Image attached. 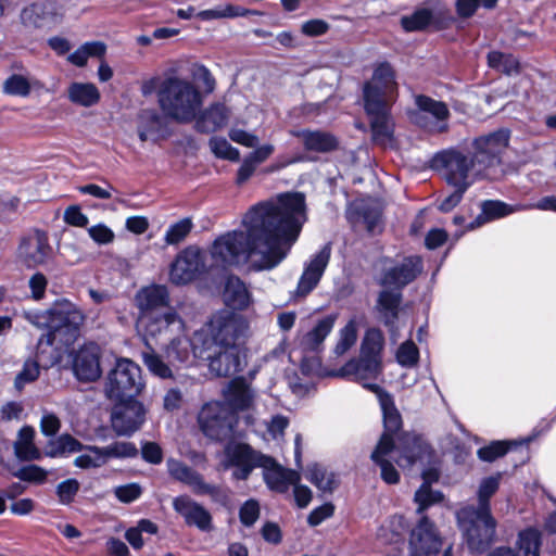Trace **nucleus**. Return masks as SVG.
<instances>
[{"mask_svg":"<svg viewBox=\"0 0 556 556\" xmlns=\"http://www.w3.org/2000/svg\"><path fill=\"white\" fill-rule=\"evenodd\" d=\"M305 197L287 192L253 206L243 218L245 231H228L210 248L212 268L237 267L251 271L276 268L289 254L304 223Z\"/></svg>","mask_w":556,"mask_h":556,"instance_id":"f257e3e1","label":"nucleus"},{"mask_svg":"<svg viewBox=\"0 0 556 556\" xmlns=\"http://www.w3.org/2000/svg\"><path fill=\"white\" fill-rule=\"evenodd\" d=\"M508 143L509 130L498 129L473 139L472 155L458 149L437 153L433 167L443 170L448 185L469 188L479 179H495L501 175L498 168Z\"/></svg>","mask_w":556,"mask_h":556,"instance_id":"f03ea898","label":"nucleus"},{"mask_svg":"<svg viewBox=\"0 0 556 556\" xmlns=\"http://www.w3.org/2000/svg\"><path fill=\"white\" fill-rule=\"evenodd\" d=\"M85 314L71 301H56L49 309L40 314H27V319L38 328H47L37 342L35 359L42 368H50L61 359V346L72 344L79 327L85 321Z\"/></svg>","mask_w":556,"mask_h":556,"instance_id":"7ed1b4c3","label":"nucleus"},{"mask_svg":"<svg viewBox=\"0 0 556 556\" xmlns=\"http://www.w3.org/2000/svg\"><path fill=\"white\" fill-rule=\"evenodd\" d=\"M396 92L394 71L389 63L379 64L371 79L364 86L365 110L370 117L372 139L383 147L393 143L394 122L390 108Z\"/></svg>","mask_w":556,"mask_h":556,"instance_id":"20e7f679","label":"nucleus"},{"mask_svg":"<svg viewBox=\"0 0 556 556\" xmlns=\"http://www.w3.org/2000/svg\"><path fill=\"white\" fill-rule=\"evenodd\" d=\"M141 91L146 97L156 92L164 115L180 124L194 121L203 104L199 88L191 80L178 76L151 78L142 84Z\"/></svg>","mask_w":556,"mask_h":556,"instance_id":"39448f33","label":"nucleus"},{"mask_svg":"<svg viewBox=\"0 0 556 556\" xmlns=\"http://www.w3.org/2000/svg\"><path fill=\"white\" fill-rule=\"evenodd\" d=\"M404 443H413L410 447L387 446V440L378 442L371 453V459L380 467L381 478L389 484H395L400 481V473L394 468L393 462L400 467L406 468L416 462H422L430 457V446L420 437H405Z\"/></svg>","mask_w":556,"mask_h":556,"instance_id":"423d86ee","label":"nucleus"},{"mask_svg":"<svg viewBox=\"0 0 556 556\" xmlns=\"http://www.w3.org/2000/svg\"><path fill=\"white\" fill-rule=\"evenodd\" d=\"M245 326L241 316L230 312L213 315L210 321L193 334V355H203V352L222 345H239L237 340Z\"/></svg>","mask_w":556,"mask_h":556,"instance_id":"0eeeda50","label":"nucleus"},{"mask_svg":"<svg viewBox=\"0 0 556 556\" xmlns=\"http://www.w3.org/2000/svg\"><path fill=\"white\" fill-rule=\"evenodd\" d=\"M456 517L471 552H482L493 542L496 521L491 513L476 509L475 504H470L462 507Z\"/></svg>","mask_w":556,"mask_h":556,"instance_id":"6e6552de","label":"nucleus"},{"mask_svg":"<svg viewBox=\"0 0 556 556\" xmlns=\"http://www.w3.org/2000/svg\"><path fill=\"white\" fill-rule=\"evenodd\" d=\"M144 388L140 367L128 358H119L108 375L104 391L110 400L135 399Z\"/></svg>","mask_w":556,"mask_h":556,"instance_id":"1a4fd4ad","label":"nucleus"},{"mask_svg":"<svg viewBox=\"0 0 556 556\" xmlns=\"http://www.w3.org/2000/svg\"><path fill=\"white\" fill-rule=\"evenodd\" d=\"M202 432L213 440H225L232 435L237 416L219 401L204 404L198 415Z\"/></svg>","mask_w":556,"mask_h":556,"instance_id":"9d476101","label":"nucleus"},{"mask_svg":"<svg viewBox=\"0 0 556 556\" xmlns=\"http://www.w3.org/2000/svg\"><path fill=\"white\" fill-rule=\"evenodd\" d=\"M415 103L416 110L409 113L413 124L431 134L447 131L450 111L444 102L427 96H417Z\"/></svg>","mask_w":556,"mask_h":556,"instance_id":"9b49d317","label":"nucleus"},{"mask_svg":"<svg viewBox=\"0 0 556 556\" xmlns=\"http://www.w3.org/2000/svg\"><path fill=\"white\" fill-rule=\"evenodd\" d=\"M370 391L376 393L380 408L382 410L383 416V426L384 430L379 440L382 442L386 438L387 446H396V447H410L413 448V443H404L403 438L405 437H415L409 433H401L400 430L402 428V418L401 415L395 407L393 397L390 393L384 391L379 386H368Z\"/></svg>","mask_w":556,"mask_h":556,"instance_id":"f8f14e48","label":"nucleus"},{"mask_svg":"<svg viewBox=\"0 0 556 556\" xmlns=\"http://www.w3.org/2000/svg\"><path fill=\"white\" fill-rule=\"evenodd\" d=\"M211 269L212 267L206 263V253L189 247L177 255L172 264L169 277L175 285H186Z\"/></svg>","mask_w":556,"mask_h":556,"instance_id":"ddd939ff","label":"nucleus"},{"mask_svg":"<svg viewBox=\"0 0 556 556\" xmlns=\"http://www.w3.org/2000/svg\"><path fill=\"white\" fill-rule=\"evenodd\" d=\"M265 454L244 443H230L225 448L224 468L232 469L235 480H247L254 468H260Z\"/></svg>","mask_w":556,"mask_h":556,"instance_id":"4468645a","label":"nucleus"},{"mask_svg":"<svg viewBox=\"0 0 556 556\" xmlns=\"http://www.w3.org/2000/svg\"><path fill=\"white\" fill-rule=\"evenodd\" d=\"M52 247L46 231L35 229L24 236L17 248V258L27 268H36L52 257Z\"/></svg>","mask_w":556,"mask_h":556,"instance_id":"2eb2a0df","label":"nucleus"},{"mask_svg":"<svg viewBox=\"0 0 556 556\" xmlns=\"http://www.w3.org/2000/svg\"><path fill=\"white\" fill-rule=\"evenodd\" d=\"M167 469L174 479L187 484L195 495H208L220 503L227 500L226 493L218 485L205 482L201 473L180 460L169 458Z\"/></svg>","mask_w":556,"mask_h":556,"instance_id":"dca6fc26","label":"nucleus"},{"mask_svg":"<svg viewBox=\"0 0 556 556\" xmlns=\"http://www.w3.org/2000/svg\"><path fill=\"white\" fill-rule=\"evenodd\" d=\"M194 356L207 361L211 372L218 377L235 375L245 364L240 345H222Z\"/></svg>","mask_w":556,"mask_h":556,"instance_id":"f3484780","label":"nucleus"},{"mask_svg":"<svg viewBox=\"0 0 556 556\" xmlns=\"http://www.w3.org/2000/svg\"><path fill=\"white\" fill-rule=\"evenodd\" d=\"M117 402L112 412V428L117 435L129 437L143 424L146 409L142 403L135 399Z\"/></svg>","mask_w":556,"mask_h":556,"instance_id":"a211bd4d","label":"nucleus"},{"mask_svg":"<svg viewBox=\"0 0 556 556\" xmlns=\"http://www.w3.org/2000/svg\"><path fill=\"white\" fill-rule=\"evenodd\" d=\"M422 270V260L419 256L405 257L401 263L390 262L383 268L379 283L384 288L402 290L410 283Z\"/></svg>","mask_w":556,"mask_h":556,"instance_id":"6ab92c4d","label":"nucleus"},{"mask_svg":"<svg viewBox=\"0 0 556 556\" xmlns=\"http://www.w3.org/2000/svg\"><path fill=\"white\" fill-rule=\"evenodd\" d=\"M442 547L435 526L427 517H421L410 532V556H434Z\"/></svg>","mask_w":556,"mask_h":556,"instance_id":"aec40b11","label":"nucleus"},{"mask_svg":"<svg viewBox=\"0 0 556 556\" xmlns=\"http://www.w3.org/2000/svg\"><path fill=\"white\" fill-rule=\"evenodd\" d=\"M138 308V323L152 317L169 307V293L165 286L150 285L141 288L135 296Z\"/></svg>","mask_w":556,"mask_h":556,"instance_id":"412c9836","label":"nucleus"},{"mask_svg":"<svg viewBox=\"0 0 556 556\" xmlns=\"http://www.w3.org/2000/svg\"><path fill=\"white\" fill-rule=\"evenodd\" d=\"M348 218L355 227H364L368 232L376 233L382 229V205L378 200H357L348 210Z\"/></svg>","mask_w":556,"mask_h":556,"instance_id":"4be33fe9","label":"nucleus"},{"mask_svg":"<svg viewBox=\"0 0 556 556\" xmlns=\"http://www.w3.org/2000/svg\"><path fill=\"white\" fill-rule=\"evenodd\" d=\"M174 510L182 517L188 527H195L202 532L213 530L211 513L200 503L188 495H179L173 500Z\"/></svg>","mask_w":556,"mask_h":556,"instance_id":"5701e85b","label":"nucleus"},{"mask_svg":"<svg viewBox=\"0 0 556 556\" xmlns=\"http://www.w3.org/2000/svg\"><path fill=\"white\" fill-rule=\"evenodd\" d=\"M330 255L331 247L327 243L311 257L299 279L296 295L306 296L316 288L329 264Z\"/></svg>","mask_w":556,"mask_h":556,"instance_id":"b1692460","label":"nucleus"},{"mask_svg":"<svg viewBox=\"0 0 556 556\" xmlns=\"http://www.w3.org/2000/svg\"><path fill=\"white\" fill-rule=\"evenodd\" d=\"M151 338L170 339L185 331V323L174 308H167L139 324Z\"/></svg>","mask_w":556,"mask_h":556,"instance_id":"393cba45","label":"nucleus"},{"mask_svg":"<svg viewBox=\"0 0 556 556\" xmlns=\"http://www.w3.org/2000/svg\"><path fill=\"white\" fill-rule=\"evenodd\" d=\"M266 485L278 493H286L292 483L301 481V475L296 470L281 466L271 456L265 455L261 467Z\"/></svg>","mask_w":556,"mask_h":556,"instance_id":"a878e982","label":"nucleus"},{"mask_svg":"<svg viewBox=\"0 0 556 556\" xmlns=\"http://www.w3.org/2000/svg\"><path fill=\"white\" fill-rule=\"evenodd\" d=\"M381 371V363L374 358L364 357L350 359L337 372V376L356 381L365 389L370 390L368 386H377L376 383L368 382L378 377Z\"/></svg>","mask_w":556,"mask_h":556,"instance_id":"bb28decb","label":"nucleus"},{"mask_svg":"<svg viewBox=\"0 0 556 556\" xmlns=\"http://www.w3.org/2000/svg\"><path fill=\"white\" fill-rule=\"evenodd\" d=\"M224 404L236 415L253 407L256 392L243 377L232 379L223 391Z\"/></svg>","mask_w":556,"mask_h":556,"instance_id":"cd10ccee","label":"nucleus"},{"mask_svg":"<svg viewBox=\"0 0 556 556\" xmlns=\"http://www.w3.org/2000/svg\"><path fill=\"white\" fill-rule=\"evenodd\" d=\"M73 370L81 381H94L101 376L99 348L89 343L80 348L73 361Z\"/></svg>","mask_w":556,"mask_h":556,"instance_id":"c85d7f7f","label":"nucleus"},{"mask_svg":"<svg viewBox=\"0 0 556 556\" xmlns=\"http://www.w3.org/2000/svg\"><path fill=\"white\" fill-rule=\"evenodd\" d=\"M170 135L167 121L154 109L142 110L138 115V136L141 141L167 138Z\"/></svg>","mask_w":556,"mask_h":556,"instance_id":"c756f323","label":"nucleus"},{"mask_svg":"<svg viewBox=\"0 0 556 556\" xmlns=\"http://www.w3.org/2000/svg\"><path fill=\"white\" fill-rule=\"evenodd\" d=\"M526 210L528 207L525 204H508L498 200H485L481 203V213L466 226V230H473L489 222Z\"/></svg>","mask_w":556,"mask_h":556,"instance_id":"7c9ffc66","label":"nucleus"},{"mask_svg":"<svg viewBox=\"0 0 556 556\" xmlns=\"http://www.w3.org/2000/svg\"><path fill=\"white\" fill-rule=\"evenodd\" d=\"M289 132L291 136L301 139L304 149L307 151L328 153L334 151L339 146L338 139L328 131L301 128L291 129Z\"/></svg>","mask_w":556,"mask_h":556,"instance_id":"2f4dec72","label":"nucleus"},{"mask_svg":"<svg viewBox=\"0 0 556 556\" xmlns=\"http://www.w3.org/2000/svg\"><path fill=\"white\" fill-rule=\"evenodd\" d=\"M224 303L236 311L247 309L253 302V296L248 286L238 276L229 275L223 289Z\"/></svg>","mask_w":556,"mask_h":556,"instance_id":"473e14b6","label":"nucleus"},{"mask_svg":"<svg viewBox=\"0 0 556 556\" xmlns=\"http://www.w3.org/2000/svg\"><path fill=\"white\" fill-rule=\"evenodd\" d=\"M337 315L331 314L319 319L316 325L300 339V346L304 352H318L325 339L332 331Z\"/></svg>","mask_w":556,"mask_h":556,"instance_id":"72a5a7b5","label":"nucleus"},{"mask_svg":"<svg viewBox=\"0 0 556 556\" xmlns=\"http://www.w3.org/2000/svg\"><path fill=\"white\" fill-rule=\"evenodd\" d=\"M229 116L230 111L224 103H213L200 114L197 129L205 134L214 132L227 125Z\"/></svg>","mask_w":556,"mask_h":556,"instance_id":"f704fd0d","label":"nucleus"},{"mask_svg":"<svg viewBox=\"0 0 556 556\" xmlns=\"http://www.w3.org/2000/svg\"><path fill=\"white\" fill-rule=\"evenodd\" d=\"M424 483L416 491L414 501L417 504V514H422L430 506L443 501V494L440 491L432 490L431 482L439 479L437 470H427L422 473Z\"/></svg>","mask_w":556,"mask_h":556,"instance_id":"c9c22d12","label":"nucleus"},{"mask_svg":"<svg viewBox=\"0 0 556 556\" xmlns=\"http://www.w3.org/2000/svg\"><path fill=\"white\" fill-rule=\"evenodd\" d=\"M401 301V290L386 288L379 293L378 309L384 324L391 328L397 319Z\"/></svg>","mask_w":556,"mask_h":556,"instance_id":"e433bc0d","label":"nucleus"},{"mask_svg":"<svg viewBox=\"0 0 556 556\" xmlns=\"http://www.w3.org/2000/svg\"><path fill=\"white\" fill-rule=\"evenodd\" d=\"M407 528L408 525L402 515H393L380 526L377 538L387 544L396 543L402 540Z\"/></svg>","mask_w":556,"mask_h":556,"instance_id":"4c0bfd02","label":"nucleus"},{"mask_svg":"<svg viewBox=\"0 0 556 556\" xmlns=\"http://www.w3.org/2000/svg\"><path fill=\"white\" fill-rule=\"evenodd\" d=\"M67 97L73 103L89 108L98 103L100 93L93 84L73 83L67 89Z\"/></svg>","mask_w":556,"mask_h":556,"instance_id":"58836bf2","label":"nucleus"},{"mask_svg":"<svg viewBox=\"0 0 556 556\" xmlns=\"http://www.w3.org/2000/svg\"><path fill=\"white\" fill-rule=\"evenodd\" d=\"M165 353L169 364L188 362L191 353L193 354V338L189 340L184 333L176 334L166 346Z\"/></svg>","mask_w":556,"mask_h":556,"instance_id":"ea45409f","label":"nucleus"},{"mask_svg":"<svg viewBox=\"0 0 556 556\" xmlns=\"http://www.w3.org/2000/svg\"><path fill=\"white\" fill-rule=\"evenodd\" d=\"M305 477L311 483H313L319 491L324 493L333 492L339 484L334 472L328 471L326 468L317 464H314L307 468Z\"/></svg>","mask_w":556,"mask_h":556,"instance_id":"a19ab883","label":"nucleus"},{"mask_svg":"<svg viewBox=\"0 0 556 556\" xmlns=\"http://www.w3.org/2000/svg\"><path fill=\"white\" fill-rule=\"evenodd\" d=\"M501 479L502 473L497 472L481 480L477 491L478 503L475 505L476 509L491 513L490 498L498 490Z\"/></svg>","mask_w":556,"mask_h":556,"instance_id":"79ce46f5","label":"nucleus"},{"mask_svg":"<svg viewBox=\"0 0 556 556\" xmlns=\"http://www.w3.org/2000/svg\"><path fill=\"white\" fill-rule=\"evenodd\" d=\"M541 545V533L533 528L526 529L519 533L515 556H540Z\"/></svg>","mask_w":556,"mask_h":556,"instance_id":"37998d69","label":"nucleus"},{"mask_svg":"<svg viewBox=\"0 0 556 556\" xmlns=\"http://www.w3.org/2000/svg\"><path fill=\"white\" fill-rule=\"evenodd\" d=\"M488 64L491 68L508 76L520 73L519 61L514 55L501 51L489 52Z\"/></svg>","mask_w":556,"mask_h":556,"instance_id":"c03bdc74","label":"nucleus"},{"mask_svg":"<svg viewBox=\"0 0 556 556\" xmlns=\"http://www.w3.org/2000/svg\"><path fill=\"white\" fill-rule=\"evenodd\" d=\"M383 348V336L380 330L371 328L365 333L361 345V356L374 358L381 363V351Z\"/></svg>","mask_w":556,"mask_h":556,"instance_id":"a18cd8bd","label":"nucleus"},{"mask_svg":"<svg viewBox=\"0 0 556 556\" xmlns=\"http://www.w3.org/2000/svg\"><path fill=\"white\" fill-rule=\"evenodd\" d=\"M105 52V45L100 41H90L80 46L77 50L71 53L67 60L76 65L84 66L86 65L88 59L90 56H102Z\"/></svg>","mask_w":556,"mask_h":556,"instance_id":"49530a36","label":"nucleus"},{"mask_svg":"<svg viewBox=\"0 0 556 556\" xmlns=\"http://www.w3.org/2000/svg\"><path fill=\"white\" fill-rule=\"evenodd\" d=\"M101 450L106 463L111 459L135 458L139 453L135 443L126 441H115L101 446Z\"/></svg>","mask_w":556,"mask_h":556,"instance_id":"de8ad7c7","label":"nucleus"},{"mask_svg":"<svg viewBox=\"0 0 556 556\" xmlns=\"http://www.w3.org/2000/svg\"><path fill=\"white\" fill-rule=\"evenodd\" d=\"M248 10L232 4H220L214 9L200 11L197 16L202 21L219 20V18H233L238 16H245Z\"/></svg>","mask_w":556,"mask_h":556,"instance_id":"09e8293b","label":"nucleus"},{"mask_svg":"<svg viewBox=\"0 0 556 556\" xmlns=\"http://www.w3.org/2000/svg\"><path fill=\"white\" fill-rule=\"evenodd\" d=\"M193 229V222L190 217H185L168 226L164 241L167 245H177L189 236Z\"/></svg>","mask_w":556,"mask_h":556,"instance_id":"8fccbe9b","label":"nucleus"},{"mask_svg":"<svg viewBox=\"0 0 556 556\" xmlns=\"http://www.w3.org/2000/svg\"><path fill=\"white\" fill-rule=\"evenodd\" d=\"M142 361L149 371L162 379L172 377V369L168 364L164 363L160 355H157L151 346L141 353Z\"/></svg>","mask_w":556,"mask_h":556,"instance_id":"3c124183","label":"nucleus"},{"mask_svg":"<svg viewBox=\"0 0 556 556\" xmlns=\"http://www.w3.org/2000/svg\"><path fill=\"white\" fill-rule=\"evenodd\" d=\"M86 453L74 459V465L81 469L99 468L106 464L101 446L85 445Z\"/></svg>","mask_w":556,"mask_h":556,"instance_id":"603ef678","label":"nucleus"},{"mask_svg":"<svg viewBox=\"0 0 556 556\" xmlns=\"http://www.w3.org/2000/svg\"><path fill=\"white\" fill-rule=\"evenodd\" d=\"M357 340V324L355 319L349 320V323L339 330L338 342L333 349V353L337 356L345 354Z\"/></svg>","mask_w":556,"mask_h":556,"instance_id":"864d4df0","label":"nucleus"},{"mask_svg":"<svg viewBox=\"0 0 556 556\" xmlns=\"http://www.w3.org/2000/svg\"><path fill=\"white\" fill-rule=\"evenodd\" d=\"M5 94L26 98L31 91V81L24 75L12 74L2 85Z\"/></svg>","mask_w":556,"mask_h":556,"instance_id":"5fc2aeb1","label":"nucleus"},{"mask_svg":"<svg viewBox=\"0 0 556 556\" xmlns=\"http://www.w3.org/2000/svg\"><path fill=\"white\" fill-rule=\"evenodd\" d=\"M395 357L402 367L413 368L419 362V349L412 340H406L400 344Z\"/></svg>","mask_w":556,"mask_h":556,"instance_id":"6e6d98bb","label":"nucleus"},{"mask_svg":"<svg viewBox=\"0 0 556 556\" xmlns=\"http://www.w3.org/2000/svg\"><path fill=\"white\" fill-rule=\"evenodd\" d=\"M210 148L212 152L219 159H225L232 162L239 161L240 159L239 150L232 147L225 138H211Z\"/></svg>","mask_w":556,"mask_h":556,"instance_id":"4d7b16f0","label":"nucleus"},{"mask_svg":"<svg viewBox=\"0 0 556 556\" xmlns=\"http://www.w3.org/2000/svg\"><path fill=\"white\" fill-rule=\"evenodd\" d=\"M431 17V12L429 10L421 9L409 16H403L401 24L407 31L421 30L430 24Z\"/></svg>","mask_w":556,"mask_h":556,"instance_id":"13d9d810","label":"nucleus"},{"mask_svg":"<svg viewBox=\"0 0 556 556\" xmlns=\"http://www.w3.org/2000/svg\"><path fill=\"white\" fill-rule=\"evenodd\" d=\"M511 444H514V442L494 441L491 444L479 448L477 454L483 462H493L496 458L504 456Z\"/></svg>","mask_w":556,"mask_h":556,"instance_id":"bf43d9fd","label":"nucleus"},{"mask_svg":"<svg viewBox=\"0 0 556 556\" xmlns=\"http://www.w3.org/2000/svg\"><path fill=\"white\" fill-rule=\"evenodd\" d=\"M113 492L119 502L129 504L137 501L142 495V488L139 483L131 482L115 486Z\"/></svg>","mask_w":556,"mask_h":556,"instance_id":"052dcab7","label":"nucleus"},{"mask_svg":"<svg viewBox=\"0 0 556 556\" xmlns=\"http://www.w3.org/2000/svg\"><path fill=\"white\" fill-rule=\"evenodd\" d=\"M40 368L42 366L37 359L27 361L15 379V387L22 389L26 383L35 381L39 376Z\"/></svg>","mask_w":556,"mask_h":556,"instance_id":"680f3d73","label":"nucleus"},{"mask_svg":"<svg viewBox=\"0 0 556 556\" xmlns=\"http://www.w3.org/2000/svg\"><path fill=\"white\" fill-rule=\"evenodd\" d=\"M14 476L23 481L43 483L47 479L48 471L37 465H28L20 468L14 472Z\"/></svg>","mask_w":556,"mask_h":556,"instance_id":"e2e57ef3","label":"nucleus"},{"mask_svg":"<svg viewBox=\"0 0 556 556\" xmlns=\"http://www.w3.org/2000/svg\"><path fill=\"white\" fill-rule=\"evenodd\" d=\"M79 490V482L76 479H67L56 486V494L60 503L70 504Z\"/></svg>","mask_w":556,"mask_h":556,"instance_id":"0e129e2a","label":"nucleus"},{"mask_svg":"<svg viewBox=\"0 0 556 556\" xmlns=\"http://www.w3.org/2000/svg\"><path fill=\"white\" fill-rule=\"evenodd\" d=\"M47 287H48V279L42 273L37 271L29 277L28 288L30 290L33 300H35V301L42 300L45 298Z\"/></svg>","mask_w":556,"mask_h":556,"instance_id":"69168bd1","label":"nucleus"},{"mask_svg":"<svg viewBox=\"0 0 556 556\" xmlns=\"http://www.w3.org/2000/svg\"><path fill=\"white\" fill-rule=\"evenodd\" d=\"M240 521L245 527L253 526L260 517V505L255 500L247 501L239 511Z\"/></svg>","mask_w":556,"mask_h":556,"instance_id":"338daca9","label":"nucleus"},{"mask_svg":"<svg viewBox=\"0 0 556 556\" xmlns=\"http://www.w3.org/2000/svg\"><path fill=\"white\" fill-rule=\"evenodd\" d=\"M88 235L98 244L104 245L113 242L115 235L111 228L104 224H97L88 228Z\"/></svg>","mask_w":556,"mask_h":556,"instance_id":"774afa93","label":"nucleus"}]
</instances>
